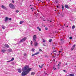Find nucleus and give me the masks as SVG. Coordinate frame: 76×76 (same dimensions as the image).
Masks as SVG:
<instances>
[{
    "label": "nucleus",
    "instance_id": "1",
    "mask_svg": "<svg viewBox=\"0 0 76 76\" xmlns=\"http://www.w3.org/2000/svg\"><path fill=\"white\" fill-rule=\"evenodd\" d=\"M32 68H29L28 65H25V67L22 69L23 72L21 73V76H24L28 75Z\"/></svg>",
    "mask_w": 76,
    "mask_h": 76
},
{
    "label": "nucleus",
    "instance_id": "2",
    "mask_svg": "<svg viewBox=\"0 0 76 76\" xmlns=\"http://www.w3.org/2000/svg\"><path fill=\"white\" fill-rule=\"evenodd\" d=\"M9 6L10 8L12 9H15V5L12 3H10L9 4Z\"/></svg>",
    "mask_w": 76,
    "mask_h": 76
},
{
    "label": "nucleus",
    "instance_id": "3",
    "mask_svg": "<svg viewBox=\"0 0 76 76\" xmlns=\"http://www.w3.org/2000/svg\"><path fill=\"white\" fill-rule=\"evenodd\" d=\"M27 39V38L26 37H24L19 42H24L25 41H26V40Z\"/></svg>",
    "mask_w": 76,
    "mask_h": 76
},
{
    "label": "nucleus",
    "instance_id": "4",
    "mask_svg": "<svg viewBox=\"0 0 76 76\" xmlns=\"http://www.w3.org/2000/svg\"><path fill=\"white\" fill-rule=\"evenodd\" d=\"M33 39L34 42L36 41V39H37V35H34L33 37Z\"/></svg>",
    "mask_w": 76,
    "mask_h": 76
},
{
    "label": "nucleus",
    "instance_id": "5",
    "mask_svg": "<svg viewBox=\"0 0 76 76\" xmlns=\"http://www.w3.org/2000/svg\"><path fill=\"white\" fill-rule=\"evenodd\" d=\"M8 20H9V18L6 17L5 18V19L4 20L5 22H7V21Z\"/></svg>",
    "mask_w": 76,
    "mask_h": 76
},
{
    "label": "nucleus",
    "instance_id": "6",
    "mask_svg": "<svg viewBox=\"0 0 76 76\" xmlns=\"http://www.w3.org/2000/svg\"><path fill=\"white\" fill-rule=\"evenodd\" d=\"M1 7L2 9H5V10H6V9H7L6 7H4V5H2L1 6Z\"/></svg>",
    "mask_w": 76,
    "mask_h": 76
},
{
    "label": "nucleus",
    "instance_id": "7",
    "mask_svg": "<svg viewBox=\"0 0 76 76\" xmlns=\"http://www.w3.org/2000/svg\"><path fill=\"white\" fill-rule=\"evenodd\" d=\"M18 72L19 73H21V72H22V70L21 69H18Z\"/></svg>",
    "mask_w": 76,
    "mask_h": 76
},
{
    "label": "nucleus",
    "instance_id": "8",
    "mask_svg": "<svg viewBox=\"0 0 76 76\" xmlns=\"http://www.w3.org/2000/svg\"><path fill=\"white\" fill-rule=\"evenodd\" d=\"M65 8H66L67 9H69V6L67 5H65Z\"/></svg>",
    "mask_w": 76,
    "mask_h": 76
},
{
    "label": "nucleus",
    "instance_id": "9",
    "mask_svg": "<svg viewBox=\"0 0 76 76\" xmlns=\"http://www.w3.org/2000/svg\"><path fill=\"white\" fill-rule=\"evenodd\" d=\"M5 47H7V48H9V46L7 44H5L4 45Z\"/></svg>",
    "mask_w": 76,
    "mask_h": 76
},
{
    "label": "nucleus",
    "instance_id": "10",
    "mask_svg": "<svg viewBox=\"0 0 76 76\" xmlns=\"http://www.w3.org/2000/svg\"><path fill=\"white\" fill-rule=\"evenodd\" d=\"M34 45L35 46H37V45H38V43L37 42H35L34 43Z\"/></svg>",
    "mask_w": 76,
    "mask_h": 76
},
{
    "label": "nucleus",
    "instance_id": "11",
    "mask_svg": "<svg viewBox=\"0 0 76 76\" xmlns=\"http://www.w3.org/2000/svg\"><path fill=\"white\" fill-rule=\"evenodd\" d=\"M54 52H55V53H56V52H57V50H53L52 53H51V54L52 55V54H53V53H54Z\"/></svg>",
    "mask_w": 76,
    "mask_h": 76
},
{
    "label": "nucleus",
    "instance_id": "12",
    "mask_svg": "<svg viewBox=\"0 0 76 76\" xmlns=\"http://www.w3.org/2000/svg\"><path fill=\"white\" fill-rule=\"evenodd\" d=\"M6 50H2V53H4V52H6Z\"/></svg>",
    "mask_w": 76,
    "mask_h": 76
},
{
    "label": "nucleus",
    "instance_id": "13",
    "mask_svg": "<svg viewBox=\"0 0 76 76\" xmlns=\"http://www.w3.org/2000/svg\"><path fill=\"white\" fill-rule=\"evenodd\" d=\"M23 22H24V21H20V24H22V23H23Z\"/></svg>",
    "mask_w": 76,
    "mask_h": 76
},
{
    "label": "nucleus",
    "instance_id": "14",
    "mask_svg": "<svg viewBox=\"0 0 76 76\" xmlns=\"http://www.w3.org/2000/svg\"><path fill=\"white\" fill-rule=\"evenodd\" d=\"M2 28V29H5V27H4V26H1Z\"/></svg>",
    "mask_w": 76,
    "mask_h": 76
},
{
    "label": "nucleus",
    "instance_id": "15",
    "mask_svg": "<svg viewBox=\"0 0 76 76\" xmlns=\"http://www.w3.org/2000/svg\"><path fill=\"white\" fill-rule=\"evenodd\" d=\"M35 73L34 72H33L31 73V75H35Z\"/></svg>",
    "mask_w": 76,
    "mask_h": 76
},
{
    "label": "nucleus",
    "instance_id": "16",
    "mask_svg": "<svg viewBox=\"0 0 76 76\" xmlns=\"http://www.w3.org/2000/svg\"><path fill=\"white\" fill-rule=\"evenodd\" d=\"M8 50L10 52H12V50L11 49H9Z\"/></svg>",
    "mask_w": 76,
    "mask_h": 76
},
{
    "label": "nucleus",
    "instance_id": "17",
    "mask_svg": "<svg viewBox=\"0 0 76 76\" xmlns=\"http://www.w3.org/2000/svg\"><path fill=\"white\" fill-rule=\"evenodd\" d=\"M31 9L32 10V12H33V11H34V7L31 8Z\"/></svg>",
    "mask_w": 76,
    "mask_h": 76
},
{
    "label": "nucleus",
    "instance_id": "18",
    "mask_svg": "<svg viewBox=\"0 0 76 76\" xmlns=\"http://www.w3.org/2000/svg\"><path fill=\"white\" fill-rule=\"evenodd\" d=\"M70 76H74V74H71L69 75Z\"/></svg>",
    "mask_w": 76,
    "mask_h": 76
},
{
    "label": "nucleus",
    "instance_id": "19",
    "mask_svg": "<svg viewBox=\"0 0 76 76\" xmlns=\"http://www.w3.org/2000/svg\"><path fill=\"white\" fill-rule=\"evenodd\" d=\"M31 51L33 52H34V51H35V49H31Z\"/></svg>",
    "mask_w": 76,
    "mask_h": 76
},
{
    "label": "nucleus",
    "instance_id": "20",
    "mask_svg": "<svg viewBox=\"0 0 76 76\" xmlns=\"http://www.w3.org/2000/svg\"><path fill=\"white\" fill-rule=\"evenodd\" d=\"M14 60V58H12L11 60H10V61H13Z\"/></svg>",
    "mask_w": 76,
    "mask_h": 76
},
{
    "label": "nucleus",
    "instance_id": "21",
    "mask_svg": "<svg viewBox=\"0 0 76 76\" xmlns=\"http://www.w3.org/2000/svg\"><path fill=\"white\" fill-rule=\"evenodd\" d=\"M39 54V52H37L36 53H35V55H37V54Z\"/></svg>",
    "mask_w": 76,
    "mask_h": 76
},
{
    "label": "nucleus",
    "instance_id": "22",
    "mask_svg": "<svg viewBox=\"0 0 76 76\" xmlns=\"http://www.w3.org/2000/svg\"><path fill=\"white\" fill-rule=\"evenodd\" d=\"M52 41V39H50L49 40V42H51Z\"/></svg>",
    "mask_w": 76,
    "mask_h": 76
},
{
    "label": "nucleus",
    "instance_id": "23",
    "mask_svg": "<svg viewBox=\"0 0 76 76\" xmlns=\"http://www.w3.org/2000/svg\"><path fill=\"white\" fill-rule=\"evenodd\" d=\"M75 26H72V29H75Z\"/></svg>",
    "mask_w": 76,
    "mask_h": 76
},
{
    "label": "nucleus",
    "instance_id": "24",
    "mask_svg": "<svg viewBox=\"0 0 76 76\" xmlns=\"http://www.w3.org/2000/svg\"><path fill=\"white\" fill-rule=\"evenodd\" d=\"M39 67H40V68H42V66L39 65Z\"/></svg>",
    "mask_w": 76,
    "mask_h": 76
},
{
    "label": "nucleus",
    "instance_id": "25",
    "mask_svg": "<svg viewBox=\"0 0 76 76\" xmlns=\"http://www.w3.org/2000/svg\"><path fill=\"white\" fill-rule=\"evenodd\" d=\"M62 10H64V6H62Z\"/></svg>",
    "mask_w": 76,
    "mask_h": 76
},
{
    "label": "nucleus",
    "instance_id": "26",
    "mask_svg": "<svg viewBox=\"0 0 76 76\" xmlns=\"http://www.w3.org/2000/svg\"><path fill=\"white\" fill-rule=\"evenodd\" d=\"M75 46H76L75 45H74L73 46L72 48H75Z\"/></svg>",
    "mask_w": 76,
    "mask_h": 76
},
{
    "label": "nucleus",
    "instance_id": "27",
    "mask_svg": "<svg viewBox=\"0 0 76 76\" xmlns=\"http://www.w3.org/2000/svg\"><path fill=\"white\" fill-rule=\"evenodd\" d=\"M74 50V48L72 47L71 49V51H72V50Z\"/></svg>",
    "mask_w": 76,
    "mask_h": 76
},
{
    "label": "nucleus",
    "instance_id": "28",
    "mask_svg": "<svg viewBox=\"0 0 76 76\" xmlns=\"http://www.w3.org/2000/svg\"><path fill=\"white\" fill-rule=\"evenodd\" d=\"M19 12V11L18 10H16L15 11V12H16V13H18Z\"/></svg>",
    "mask_w": 76,
    "mask_h": 76
},
{
    "label": "nucleus",
    "instance_id": "29",
    "mask_svg": "<svg viewBox=\"0 0 76 76\" xmlns=\"http://www.w3.org/2000/svg\"><path fill=\"white\" fill-rule=\"evenodd\" d=\"M43 42H45V39H43Z\"/></svg>",
    "mask_w": 76,
    "mask_h": 76
},
{
    "label": "nucleus",
    "instance_id": "30",
    "mask_svg": "<svg viewBox=\"0 0 76 76\" xmlns=\"http://www.w3.org/2000/svg\"><path fill=\"white\" fill-rule=\"evenodd\" d=\"M69 39H72V37H70Z\"/></svg>",
    "mask_w": 76,
    "mask_h": 76
},
{
    "label": "nucleus",
    "instance_id": "31",
    "mask_svg": "<svg viewBox=\"0 0 76 76\" xmlns=\"http://www.w3.org/2000/svg\"><path fill=\"white\" fill-rule=\"evenodd\" d=\"M35 56V53L34 54L32 55V56Z\"/></svg>",
    "mask_w": 76,
    "mask_h": 76
},
{
    "label": "nucleus",
    "instance_id": "32",
    "mask_svg": "<svg viewBox=\"0 0 76 76\" xmlns=\"http://www.w3.org/2000/svg\"><path fill=\"white\" fill-rule=\"evenodd\" d=\"M45 30H48V28L47 27H45Z\"/></svg>",
    "mask_w": 76,
    "mask_h": 76
},
{
    "label": "nucleus",
    "instance_id": "33",
    "mask_svg": "<svg viewBox=\"0 0 76 76\" xmlns=\"http://www.w3.org/2000/svg\"><path fill=\"white\" fill-rule=\"evenodd\" d=\"M32 42H33L32 41H31V45H32Z\"/></svg>",
    "mask_w": 76,
    "mask_h": 76
},
{
    "label": "nucleus",
    "instance_id": "34",
    "mask_svg": "<svg viewBox=\"0 0 76 76\" xmlns=\"http://www.w3.org/2000/svg\"><path fill=\"white\" fill-rule=\"evenodd\" d=\"M39 51L41 52L42 51V50H41V49H39Z\"/></svg>",
    "mask_w": 76,
    "mask_h": 76
},
{
    "label": "nucleus",
    "instance_id": "35",
    "mask_svg": "<svg viewBox=\"0 0 76 76\" xmlns=\"http://www.w3.org/2000/svg\"><path fill=\"white\" fill-rule=\"evenodd\" d=\"M44 64H42L41 66H42V67H43V66H44Z\"/></svg>",
    "mask_w": 76,
    "mask_h": 76
},
{
    "label": "nucleus",
    "instance_id": "36",
    "mask_svg": "<svg viewBox=\"0 0 76 76\" xmlns=\"http://www.w3.org/2000/svg\"><path fill=\"white\" fill-rule=\"evenodd\" d=\"M39 31H41V28H39Z\"/></svg>",
    "mask_w": 76,
    "mask_h": 76
},
{
    "label": "nucleus",
    "instance_id": "37",
    "mask_svg": "<svg viewBox=\"0 0 76 76\" xmlns=\"http://www.w3.org/2000/svg\"><path fill=\"white\" fill-rule=\"evenodd\" d=\"M63 71H64V72H66V70H65L64 69L63 70Z\"/></svg>",
    "mask_w": 76,
    "mask_h": 76
},
{
    "label": "nucleus",
    "instance_id": "38",
    "mask_svg": "<svg viewBox=\"0 0 76 76\" xmlns=\"http://www.w3.org/2000/svg\"><path fill=\"white\" fill-rule=\"evenodd\" d=\"M43 45L44 46H46V45L44 44H43Z\"/></svg>",
    "mask_w": 76,
    "mask_h": 76
},
{
    "label": "nucleus",
    "instance_id": "39",
    "mask_svg": "<svg viewBox=\"0 0 76 76\" xmlns=\"http://www.w3.org/2000/svg\"><path fill=\"white\" fill-rule=\"evenodd\" d=\"M58 69H60V66H58Z\"/></svg>",
    "mask_w": 76,
    "mask_h": 76
},
{
    "label": "nucleus",
    "instance_id": "40",
    "mask_svg": "<svg viewBox=\"0 0 76 76\" xmlns=\"http://www.w3.org/2000/svg\"><path fill=\"white\" fill-rule=\"evenodd\" d=\"M24 56H26V53H25L24 54Z\"/></svg>",
    "mask_w": 76,
    "mask_h": 76
},
{
    "label": "nucleus",
    "instance_id": "41",
    "mask_svg": "<svg viewBox=\"0 0 76 76\" xmlns=\"http://www.w3.org/2000/svg\"><path fill=\"white\" fill-rule=\"evenodd\" d=\"M9 20H12V19L11 18H9Z\"/></svg>",
    "mask_w": 76,
    "mask_h": 76
},
{
    "label": "nucleus",
    "instance_id": "42",
    "mask_svg": "<svg viewBox=\"0 0 76 76\" xmlns=\"http://www.w3.org/2000/svg\"><path fill=\"white\" fill-rule=\"evenodd\" d=\"M58 66H60V64H58Z\"/></svg>",
    "mask_w": 76,
    "mask_h": 76
},
{
    "label": "nucleus",
    "instance_id": "43",
    "mask_svg": "<svg viewBox=\"0 0 76 76\" xmlns=\"http://www.w3.org/2000/svg\"><path fill=\"white\" fill-rule=\"evenodd\" d=\"M10 61H10H10H7V62H10Z\"/></svg>",
    "mask_w": 76,
    "mask_h": 76
},
{
    "label": "nucleus",
    "instance_id": "44",
    "mask_svg": "<svg viewBox=\"0 0 76 76\" xmlns=\"http://www.w3.org/2000/svg\"><path fill=\"white\" fill-rule=\"evenodd\" d=\"M12 3H15V1H13V0H12Z\"/></svg>",
    "mask_w": 76,
    "mask_h": 76
},
{
    "label": "nucleus",
    "instance_id": "45",
    "mask_svg": "<svg viewBox=\"0 0 76 76\" xmlns=\"http://www.w3.org/2000/svg\"><path fill=\"white\" fill-rule=\"evenodd\" d=\"M37 29H39V27H37Z\"/></svg>",
    "mask_w": 76,
    "mask_h": 76
},
{
    "label": "nucleus",
    "instance_id": "46",
    "mask_svg": "<svg viewBox=\"0 0 76 76\" xmlns=\"http://www.w3.org/2000/svg\"><path fill=\"white\" fill-rule=\"evenodd\" d=\"M47 20L48 21V22H50V20Z\"/></svg>",
    "mask_w": 76,
    "mask_h": 76
},
{
    "label": "nucleus",
    "instance_id": "47",
    "mask_svg": "<svg viewBox=\"0 0 76 76\" xmlns=\"http://www.w3.org/2000/svg\"><path fill=\"white\" fill-rule=\"evenodd\" d=\"M53 69L54 70H56V68H53Z\"/></svg>",
    "mask_w": 76,
    "mask_h": 76
},
{
    "label": "nucleus",
    "instance_id": "48",
    "mask_svg": "<svg viewBox=\"0 0 76 76\" xmlns=\"http://www.w3.org/2000/svg\"><path fill=\"white\" fill-rule=\"evenodd\" d=\"M62 17H64V15H62Z\"/></svg>",
    "mask_w": 76,
    "mask_h": 76
},
{
    "label": "nucleus",
    "instance_id": "49",
    "mask_svg": "<svg viewBox=\"0 0 76 76\" xmlns=\"http://www.w3.org/2000/svg\"><path fill=\"white\" fill-rule=\"evenodd\" d=\"M45 75H47V73H45Z\"/></svg>",
    "mask_w": 76,
    "mask_h": 76
},
{
    "label": "nucleus",
    "instance_id": "50",
    "mask_svg": "<svg viewBox=\"0 0 76 76\" xmlns=\"http://www.w3.org/2000/svg\"><path fill=\"white\" fill-rule=\"evenodd\" d=\"M53 49H55V48H53Z\"/></svg>",
    "mask_w": 76,
    "mask_h": 76
},
{
    "label": "nucleus",
    "instance_id": "51",
    "mask_svg": "<svg viewBox=\"0 0 76 76\" xmlns=\"http://www.w3.org/2000/svg\"><path fill=\"white\" fill-rule=\"evenodd\" d=\"M57 8H58V6H57Z\"/></svg>",
    "mask_w": 76,
    "mask_h": 76
},
{
    "label": "nucleus",
    "instance_id": "52",
    "mask_svg": "<svg viewBox=\"0 0 76 76\" xmlns=\"http://www.w3.org/2000/svg\"><path fill=\"white\" fill-rule=\"evenodd\" d=\"M65 65H67V63H66Z\"/></svg>",
    "mask_w": 76,
    "mask_h": 76
},
{
    "label": "nucleus",
    "instance_id": "53",
    "mask_svg": "<svg viewBox=\"0 0 76 76\" xmlns=\"http://www.w3.org/2000/svg\"><path fill=\"white\" fill-rule=\"evenodd\" d=\"M50 22H52V20H50Z\"/></svg>",
    "mask_w": 76,
    "mask_h": 76
},
{
    "label": "nucleus",
    "instance_id": "54",
    "mask_svg": "<svg viewBox=\"0 0 76 76\" xmlns=\"http://www.w3.org/2000/svg\"><path fill=\"white\" fill-rule=\"evenodd\" d=\"M59 14H60V12H59L58 13V15Z\"/></svg>",
    "mask_w": 76,
    "mask_h": 76
},
{
    "label": "nucleus",
    "instance_id": "55",
    "mask_svg": "<svg viewBox=\"0 0 76 76\" xmlns=\"http://www.w3.org/2000/svg\"><path fill=\"white\" fill-rule=\"evenodd\" d=\"M55 12H56V11H57V10H55Z\"/></svg>",
    "mask_w": 76,
    "mask_h": 76
},
{
    "label": "nucleus",
    "instance_id": "56",
    "mask_svg": "<svg viewBox=\"0 0 76 76\" xmlns=\"http://www.w3.org/2000/svg\"><path fill=\"white\" fill-rule=\"evenodd\" d=\"M62 40H63V39H61V41H62Z\"/></svg>",
    "mask_w": 76,
    "mask_h": 76
},
{
    "label": "nucleus",
    "instance_id": "57",
    "mask_svg": "<svg viewBox=\"0 0 76 76\" xmlns=\"http://www.w3.org/2000/svg\"><path fill=\"white\" fill-rule=\"evenodd\" d=\"M54 54H55V55H56V53H54Z\"/></svg>",
    "mask_w": 76,
    "mask_h": 76
},
{
    "label": "nucleus",
    "instance_id": "58",
    "mask_svg": "<svg viewBox=\"0 0 76 76\" xmlns=\"http://www.w3.org/2000/svg\"><path fill=\"white\" fill-rule=\"evenodd\" d=\"M63 29H64V27H63Z\"/></svg>",
    "mask_w": 76,
    "mask_h": 76
},
{
    "label": "nucleus",
    "instance_id": "59",
    "mask_svg": "<svg viewBox=\"0 0 76 76\" xmlns=\"http://www.w3.org/2000/svg\"><path fill=\"white\" fill-rule=\"evenodd\" d=\"M68 26H66V27H68Z\"/></svg>",
    "mask_w": 76,
    "mask_h": 76
},
{
    "label": "nucleus",
    "instance_id": "60",
    "mask_svg": "<svg viewBox=\"0 0 76 76\" xmlns=\"http://www.w3.org/2000/svg\"><path fill=\"white\" fill-rule=\"evenodd\" d=\"M61 51H63V49L61 50Z\"/></svg>",
    "mask_w": 76,
    "mask_h": 76
},
{
    "label": "nucleus",
    "instance_id": "61",
    "mask_svg": "<svg viewBox=\"0 0 76 76\" xmlns=\"http://www.w3.org/2000/svg\"><path fill=\"white\" fill-rule=\"evenodd\" d=\"M60 64H61V63L60 62Z\"/></svg>",
    "mask_w": 76,
    "mask_h": 76
},
{
    "label": "nucleus",
    "instance_id": "62",
    "mask_svg": "<svg viewBox=\"0 0 76 76\" xmlns=\"http://www.w3.org/2000/svg\"><path fill=\"white\" fill-rule=\"evenodd\" d=\"M56 3H57V2H56Z\"/></svg>",
    "mask_w": 76,
    "mask_h": 76
},
{
    "label": "nucleus",
    "instance_id": "63",
    "mask_svg": "<svg viewBox=\"0 0 76 76\" xmlns=\"http://www.w3.org/2000/svg\"><path fill=\"white\" fill-rule=\"evenodd\" d=\"M34 14H36V13H35V12H34Z\"/></svg>",
    "mask_w": 76,
    "mask_h": 76
},
{
    "label": "nucleus",
    "instance_id": "64",
    "mask_svg": "<svg viewBox=\"0 0 76 76\" xmlns=\"http://www.w3.org/2000/svg\"><path fill=\"white\" fill-rule=\"evenodd\" d=\"M75 67H76V66H75Z\"/></svg>",
    "mask_w": 76,
    "mask_h": 76
}]
</instances>
